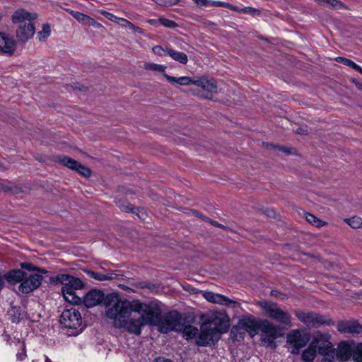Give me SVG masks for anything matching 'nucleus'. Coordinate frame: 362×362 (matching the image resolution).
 <instances>
[{
	"mask_svg": "<svg viewBox=\"0 0 362 362\" xmlns=\"http://www.w3.org/2000/svg\"><path fill=\"white\" fill-rule=\"evenodd\" d=\"M106 315L117 328H124L128 332L139 335L141 327L156 325L160 320L161 310L156 303H142L139 300L130 302L121 299L112 293L105 300Z\"/></svg>",
	"mask_w": 362,
	"mask_h": 362,
	"instance_id": "1",
	"label": "nucleus"
},
{
	"mask_svg": "<svg viewBox=\"0 0 362 362\" xmlns=\"http://www.w3.org/2000/svg\"><path fill=\"white\" fill-rule=\"evenodd\" d=\"M230 327L228 316L220 312L212 313L201 325L200 334L196 344L208 346L220 338V334L226 333Z\"/></svg>",
	"mask_w": 362,
	"mask_h": 362,
	"instance_id": "2",
	"label": "nucleus"
},
{
	"mask_svg": "<svg viewBox=\"0 0 362 362\" xmlns=\"http://www.w3.org/2000/svg\"><path fill=\"white\" fill-rule=\"evenodd\" d=\"M49 283L54 286L62 285V293L64 300L71 304H78L81 298L76 296L75 291L83 287V284L78 278L66 274H59L49 277Z\"/></svg>",
	"mask_w": 362,
	"mask_h": 362,
	"instance_id": "3",
	"label": "nucleus"
},
{
	"mask_svg": "<svg viewBox=\"0 0 362 362\" xmlns=\"http://www.w3.org/2000/svg\"><path fill=\"white\" fill-rule=\"evenodd\" d=\"M5 279L9 284L20 283L18 291L22 293H28L41 285L42 276L40 274H28L18 269L11 270L5 274Z\"/></svg>",
	"mask_w": 362,
	"mask_h": 362,
	"instance_id": "4",
	"label": "nucleus"
},
{
	"mask_svg": "<svg viewBox=\"0 0 362 362\" xmlns=\"http://www.w3.org/2000/svg\"><path fill=\"white\" fill-rule=\"evenodd\" d=\"M37 16L23 9L17 10L12 16V22L18 24L16 36L20 42H25L32 38L35 33L33 21Z\"/></svg>",
	"mask_w": 362,
	"mask_h": 362,
	"instance_id": "5",
	"label": "nucleus"
},
{
	"mask_svg": "<svg viewBox=\"0 0 362 362\" xmlns=\"http://www.w3.org/2000/svg\"><path fill=\"white\" fill-rule=\"evenodd\" d=\"M332 348V343L329 341V335L320 332H315L308 346L301 354V360L303 362H313L316 356L317 351L322 355Z\"/></svg>",
	"mask_w": 362,
	"mask_h": 362,
	"instance_id": "6",
	"label": "nucleus"
},
{
	"mask_svg": "<svg viewBox=\"0 0 362 362\" xmlns=\"http://www.w3.org/2000/svg\"><path fill=\"white\" fill-rule=\"evenodd\" d=\"M257 305H259L264 311V315L275 320L284 327H291V315L289 313L281 309L279 305L272 301H258Z\"/></svg>",
	"mask_w": 362,
	"mask_h": 362,
	"instance_id": "7",
	"label": "nucleus"
},
{
	"mask_svg": "<svg viewBox=\"0 0 362 362\" xmlns=\"http://www.w3.org/2000/svg\"><path fill=\"white\" fill-rule=\"evenodd\" d=\"M60 323L71 331V335H76L83 329L81 315L75 308H66L62 312Z\"/></svg>",
	"mask_w": 362,
	"mask_h": 362,
	"instance_id": "8",
	"label": "nucleus"
},
{
	"mask_svg": "<svg viewBox=\"0 0 362 362\" xmlns=\"http://www.w3.org/2000/svg\"><path fill=\"white\" fill-rule=\"evenodd\" d=\"M294 314L298 320L306 326L317 327L325 325H334V322L331 319L311 311L296 310L294 311Z\"/></svg>",
	"mask_w": 362,
	"mask_h": 362,
	"instance_id": "9",
	"label": "nucleus"
},
{
	"mask_svg": "<svg viewBox=\"0 0 362 362\" xmlns=\"http://www.w3.org/2000/svg\"><path fill=\"white\" fill-rule=\"evenodd\" d=\"M310 339L309 334H303L300 329H293L287 334L286 342L291 346L290 352L298 355L302 348L305 347Z\"/></svg>",
	"mask_w": 362,
	"mask_h": 362,
	"instance_id": "10",
	"label": "nucleus"
},
{
	"mask_svg": "<svg viewBox=\"0 0 362 362\" xmlns=\"http://www.w3.org/2000/svg\"><path fill=\"white\" fill-rule=\"evenodd\" d=\"M184 320L177 312L173 311L168 313L164 318L160 329L163 332L170 330L181 332L183 329Z\"/></svg>",
	"mask_w": 362,
	"mask_h": 362,
	"instance_id": "11",
	"label": "nucleus"
},
{
	"mask_svg": "<svg viewBox=\"0 0 362 362\" xmlns=\"http://www.w3.org/2000/svg\"><path fill=\"white\" fill-rule=\"evenodd\" d=\"M262 341L269 346H275L274 340L281 336L278 326L265 320L262 325Z\"/></svg>",
	"mask_w": 362,
	"mask_h": 362,
	"instance_id": "12",
	"label": "nucleus"
},
{
	"mask_svg": "<svg viewBox=\"0 0 362 362\" xmlns=\"http://www.w3.org/2000/svg\"><path fill=\"white\" fill-rule=\"evenodd\" d=\"M195 86L201 88L207 92L206 95H202L201 97L208 100H212V95L217 93V85L216 81L211 78H209L204 76L195 79Z\"/></svg>",
	"mask_w": 362,
	"mask_h": 362,
	"instance_id": "13",
	"label": "nucleus"
},
{
	"mask_svg": "<svg viewBox=\"0 0 362 362\" xmlns=\"http://www.w3.org/2000/svg\"><path fill=\"white\" fill-rule=\"evenodd\" d=\"M57 161L62 165H64L71 170H76L77 173L84 177L90 176L91 171L88 168L83 165L79 162L72 159L71 158L68 156H59L57 158Z\"/></svg>",
	"mask_w": 362,
	"mask_h": 362,
	"instance_id": "14",
	"label": "nucleus"
},
{
	"mask_svg": "<svg viewBox=\"0 0 362 362\" xmlns=\"http://www.w3.org/2000/svg\"><path fill=\"white\" fill-rule=\"evenodd\" d=\"M16 47L17 42L13 36L4 32H0V54L11 56L15 53Z\"/></svg>",
	"mask_w": 362,
	"mask_h": 362,
	"instance_id": "15",
	"label": "nucleus"
},
{
	"mask_svg": "<svg viewBox=\"0 0 362 362\" xmlns=\"http://www.w3.org/2000/svg\"><path fill=\"white\" fill-rule=\"evenodd\" d=\"M202 296L208 302L212 303L219 304L231 308H236L240 305V303L237 301L229 299L225 296L215 293L211 291H205Z\"/></svg>",
	"mask_w": 362,
	"mask_h": 362,
	"instance_id": "16",
	"label": "nucleus"
},
{
	"mask_svg": "<svg viewBox=\"0 0 362 362\" xmlns=\"http://www.w3.org/2000/svg\"><path fill=\"white\" fill-rule=\"evenodd\" d=\"M111 293H110V295ZM109 294L105 296L104 293L100 290L93 289L88 291L83 298V303L87 308H93L103 301L106 308L105 300Z\"/></svg>",
	"mask_w": 362,
	"mask_h": 362,
	"instance_id": "17",
	"label": "nucleus"
},
{
	"mask_svg": "<svg viewBox=\"0 0 362 362\" xmlns=\"http://www.w3.org/2000/svg\"><path fill=\"white\" fill-rule=\"evenodd\" d=\"M337 331L340 333L357 335L362 334V325L356 320L339 322L337 325Z\"/></svg>",
	"mask_w": 362,
	"mask_h": 362,
	"instance_id": "18",
	"label": "nucleus"
},
{
	"mask_svg": "<svg viewBox=\"0 0 362 362\" xmlns=\"http://www.w3.org/2000/svg\"><path fill=\"white\" fill-rule=\"evenodd\" d=\"M354 350V342L342 341L337 349V358L341 361H346L353 357Z\"/></svg>",
	"mask_w": 362,
	"mask_h": 362,
	"instance_id": "19",
	"label": "nucleus"
},
{
	"mask_svg": "<svg viewBox=\"0 0 362 362\" xmlns=\"http://www.w3.org/2000/svg\"><path fill=\"white\" fill-rule=\"evenodd\" d=\"M238 325L241 329L248 332L251 337L257 334V324L256 321L251 317H245L240 319Z\"/></svg>",
	"mask_w": 362,
	"mask_h": 362,
	"instance_id": "20",
	"label": "nucleus"
},
{
	"mask_svg": "<svg viewBox=\"0 0 362 362\" xmlns=\"http://www.w3.org/2000/svg\"><path fill=\"white\" fill-rule=\"evenodd\" d=\"M70 13L76 20L84 25L93 26L96 28L101 26V25L95 21L93 18L84 13L75 11H71Z\"/></svg>",
	"mask_w": 362,
	"mask_h": 362,
	"instance_id": "21",
	"label": "nucleus"
},
{
	"mask_svg": "<svg viewBox=\"0 0 362 362\" xmlns=\"http://www.w3.org/2000/svg\"><path fill=\"white\" fill-rule=\"evenodd\" d=\"M165 52L173 59L180 64H186L188 62V57L184 52L176 51L170 47H165Z\"/></svg>",
	"mask_w": 362,
	"mask_h": 362,
	"instance_id": "22",
	"label": "nucleus"
},
{
	"mask_svg": "<svg viewBox=\"0 0 362 362\" xmlns=\"http://www.w3.org/2000/svg\"><path fill=\"white\" fill-rule=\"evenodd\" d=\"M164 77L167 79L170 83H177L180 86H189L194 85L196 78H191L189 76H181L179 78H176L174 76H169L167 74H164Z\"/></svg>",
	"mask_w": 362,
	"mask_h": 362,
	"instance_id": "23",
	"label": "nucleus"
},
{
	"mask_svg": "<svg viewBox=\"0 0 362 362\" xmlns=\"http://www.w3.org/2000/svg\"><path fill=\"white\" fill-rule=\"evenodd\" d=\"M87 274L89 277L99 281L113 280L117 276V275L114 273H102L93 271H88Z\"/></svg>",
	"mask_w": 362,
	"mask_h": 362,
	"instance_id": "24",
	"label": "nucleus"
},
{
	"mask_svg": "<svg viewBox=\"0 0 362 362\" xmlns=\"http://www.w3.org/2000/svg\"><path fill=\"white\" fill-rule=\"evenodd\" d=\"M181 332L183 334V337L187 339H194L195 337H199L200 334V329L199 330L197 327L192 325H183V329H182ZM198 338H197V339Z\"/></svg>",
	"mask_w": 362,
	"mask_h": 362,
	"instance_id": "25",
	"label": "nucleus"
},
{
	"mask_svg": "<svg viewBox=\"0 0 362 362\" xmlns=\"http://www.w3.org/2000/svg\"><path fill=\"white\" fill-rule=\"evenodd\" d=\"M21 269L29 272H35L34 274H40L42 276V274L47 273V271L46 269L36 267L30 262H23L21 264Z\"/></svg>",
	"mask_w": 362,
	"mask_h": 362,
	"instance_id": "26",
	"label": "nucleus"
},
{
	"mask_svg": "<svg viewBox=\"0 0 362 362\" xmlns=\"http://www.w3.org/2000/svg\"><path fill=\"white\" fill-rule=\"evenodd\" d=\"M304 216L309 223L312 224L313 226L317 228H321L327 224L325 221L319 219L315 216L310 213H304Z\"/></svg>",
	"mask_w": 362,
	"mask_h": 362,
	"instance_id": "27",
	"label": "nucleus"
},
{
	"mask_svg": "<svg viewBox=\"0 0 362 362\" xmlns=\"http://www.w3.org/2000/svg\"><path fill=\"white\" fill-rule=\"evenodd\" d=\"M118 23H119L121 25V26H122V27L127 28L129 30H133L134 33H139L140 34L144 33L143 29L134 25L130 21H129L124 18H119Z\"/></svg>",
	"mask_w": 362,
	"mask_h": 362,
	"instance_id": "28",
	"label": "nucleus"
},
{
	"mask_svg": "<svg viewBox=\"0 0 362 362\" xmlns=\"http://www.w3.org/2000/svg\"><path fill=\"white\" fill-rule=\"evenodd\" d=\"M51 34V28L49 24H44L42 30L37 33V37L40 41L46 40Z\"/></svg>",
	"mask_w": 362,
	"mask_h": 362,
	"instance_id": "29",
	"label": "nucleus"
},
{
	"mask_svg": "<svg viewBox=\"0 0 362 362\" xmlns=\"http://www.w3.org/2000/svg\"><path fill=\"white\" fill-rule=\"evenodd\" d=\"M144 67L146 70L161 72L163 74H165V71L166 69V66L165 65H161V64H154V63H146L144 65Z\"/></svg>",
	"mask_w": 362,
	"mask_h": 362,
	"instance_id": "30",
	"label": "nucleus"
},
{
	"mask_svg": "<svg viewBox=\"0 0 362 362\" xmlns=\"http://www.w3.org/2000/svg\"><path fill=\"white\" fill-rule=\"evenodd\" d=\"M353 359L356 362H362V343L355 344L354 343Z\"/></svg>",
	"mask_w": 362,
	"mask_h": 362,
	"instance_id": "31",
	"label": "nucleus"
},
{
	"mask_svg": "<svg viewBox=\"0 0 362 362\" xmlns=\"http://www.w3.org/2000/svg\"><path fill=\"white\" fill-rule=\"evenodd\" d=\"M345 221L353 228H359L362 226V219L359 216L346 218Z\"/></svg>",
	"mask_w": 362,
	"mask_h": 362,
	"instance_id": "32",
	"label": "nucleus"
},
{
	"mask_svg": "<svg viewBox=\"0 0 362 362\" xmlns=\"http://www.w3.org/2000/svg\"><path fill=\"white\" fill-rule=\"evenodd\" d=\"M335 61L339 63H341L347 66L351 67L354 70H356V68H358V64H356L353 61L344 57H338L335 58Z\"/></svg>",
	"mask_w": 362,
	"mask_h": 362,
	"instance_id": "33",
	"label": "nucleus"
},
{
	"mask_svg": "<svg viewBox=\"0 0 362 362\" xmlns=\"http://www.w3.org/2000/svg\"><path fill=\"white\" fill-rule=\"evenodd\" d=\"M240 13L249 14L252 16H260L261 14L260 10L250 6L242 8L240 10Z\"/></svg>",
	"mask_w": 362,
	"mask_h": 362,
	"instance_id": "34",
	"label": "nucleus"
},
{
	"mask_svg": "<svg viewBox=\"0 0 362 362\" xmlns=\"http://www.w3.org/2000/svg\"><path fill=\"white\" fill-rule=\"evenodd\" d=\"M158 21L160 22V24L165 28H175L177 27V24L175 21L165 18L164 17H159Z\"/></svg>",
	"mask_w": 362,
	"mask_h": 362,
	"instance_id": "35",
	"label": "nucleus"
},
{
	"mask_svg": "<svg viewBox=\"0 0 362 362\" xmlns=\"http://www.w3.org/2000/svg\"><path fill=\"white\" fill-rule=\"evenodd\" d=\"M325 6L334 8H341L344 7V4L338 0H327Z\"/></svg>",
	"mask_w": 362,
	"mask_h": 362,
	"instance_id": "36",
	"label": "nucleus"
},
{
	"mask_svg": "<svg viewBox=\"0 0 362 362\" xmlns=\"http://www.w3.org/2000/svg\"><path fill=\"white\" fill-rule=\"evenodd\" d=\"M157 4L160 6H168L170 5L176 4L178 2V0H153Z\"/></svg>",
	"mask_w": 362,
	"mask_h": 362,
	"instance_id": "37",
	"label": "nucleus"
},
{
	"mask_svg": "<svg viewBox=\"0 0 362 362\" xmlns=\"http://www.w3.org/2000/svg\"><path fill=\"white\" fill-rule=\"evenodd\" d=\"M194 214H196V216H199L203 220L209 222L211 225H213L216 227L221 228H226V226H224L223 225H222L215 221L211 220V219H209L205 216H201V215L199 216L197 212H194Z\"/></svg>",
	"mask_w": 362,
	"mask_h": 362,
	"instance_id": "38",
	"label": "nucleus"
},
{
	"mask_svg": "<svg viewBox=\"0 0 362 362\" xmlns=\"http://www.w3.org/2000/svg\"><path fill=\"white\" fill-rule=\"evenodd\" d=\"M323 356V358L321 361V362H333L334 360V355L332 352H330L329 350L325 351L324 354H322Z\"/></svg>",
	"mask_w": 362,
	"mask_h": 362,
	"instance_id": "39",
	"label": "nucleus"
},
{
	"mask_svg": "<svg viewBox=\"0 0 362 362\" xmlns=\"http://www.w3.org/2000/svg\"><path fill=\"white\" fill-rule=\"evenodd\" d=\"M153 52L159 56H162L163 52H165V49H163V47L160 45H156L152 48Z\"/></svg>",
	"mask_w": 362,
	"mask_h": 362,
	"instance_id": "40",
	"label": "nucleus"
},
{
	"mask_svg": "<svg viewBox=\"0 0 362 362\" xmlns=\"http://www.w3.org/2000/svg\"><path fill=\"white\" fill-rule=\"evenodd\" d=\"M296 134H300V135H307L308 134V129L306 126H302V127H298L296 130Z\"/></svg>",
	"mask_w": 362,
	"mask_h": 362,
	"instance_id": "41",
	"label": "nucleus"
},
{
	"mask_svg": "<svg viewBox=\"0 0 362 362\" xmlns=\"http://www.w3.org/2000/svg\"><path fill=\"white\" fill-rule=\"evenodd\" d=\"M228 4L226 2L219 1H211L210 5L213 6H222L227 8Z\"/></svg>",
	"mask_w": 362,
	"mask_h": 362,
	"instance_id": "42",
	"label": "nucleus"
},
{
	"mask_svg": "<svg viewBox=\"0 0 362 362\" xmlns=\"http://www.w3.org/2000/svg\"><path fill=\"white\" fill-rule=\"evenodd\" d=\"M139 286L141 288H148V289H153L155 288L154 285L147 283V282H141L139 284Z\"/></svg>",
	"mask_w": 362,
	"mask_h": 362,
	"instance_id": "43",
	"label": "nucleus"
},
{
	"mask_svg": "<svg viewBox=\"0 0 362 362\" xmlns=\"http://www.w3.org/2000/svg\"><path fill=\"white\" fill-rule=\"evenodd\" d=\"M193 1L197 4L202 6H206L207 5H210V1H211L209 0H193Z\"/></svg>",
	"mask_w": 362,
	"mask_h": 362,
	"instance_id": "44",
	"label": "nucleus"
},
{
	"mask_svg": "<svg viewBox=\"0 0 362 362\" xmlns=\"http://www.w3.org/2000/svg\"><path fill=\"white\" fill-rule=\"evenodd\" d=\"M146 22L151 25H153L154 26H158L160 25V22L158 20H156V19H148L146 21Z\"/></svg>",
	"mask_w": 362,
	"mask_h": 362,
	"instance_id": "45",
	"label": "nucleus"
},
{
	"mask_svg": "<svg viewBox=\"0 0 362 362\" xmlns=\"http://www.w3.org/2000/svg\"><path fill=\"white\" fill-rule=\"evenodd\" d=\"M11 190V187L8 185H6L1 182H0V191H3V192H8Z\"/></svg>",
	"mask_w": 362,
	"mask_h": 362,
	"instance_id": "46",
	"label": "nucleus"
},
{
	"mask_svg": "<svg viewBox=\"0 0 362 362\" xmlns=\"http://www.w3.org/2000/svg\"><path fill=\"white\" fill-rule=\"evenodd\" d=\"M5 280H6L5 274L4 276L0 274V291L2 290V288L4 286V281Z\"/></svg>",
	"mask_w": 362,
	"mask_h": 362,
	"instance_id": "47",
	"label": "nucleus"
},
{
	"mask_svg": "<svg viewBox=\"0 0 362 362\" xmlns=\"http://www.w3.org/2000/svg\"><path fill=\"white\" fill-rule=\"evenodd\" d=\"M119 208L121 209V210L124 211H133V210L129 206H124V205H121L119 206Z\"/></svg>",
	"mask_w": 362,
	"mask_h": 362,
	"instance_id": "48",
	"label": "nucleus"
},
{
	"mask_svg": "<svg viewBox=\"0 0 362 362\" xmlns=\"http://www.w3.org/2000/svg\"><path fill=\"white\" fill-rule=\"evenodd\" d=\"M227 8L230 9L232 11H238V12H240V10L241 9V8L234 6L230 4H228Z\"/></svg>",
	"mask_w": 362,
	"mask_h": 362,
	"instance_id": "49",
	"label": "nucleus"
},
{
	"mask_svg": "<svg viewBox=\"0 0 362 362\" xmlns=\"http://www.w3.org/2000/svg\"><path fill=\"white\" fill-rule=\"evenodd\" d=\"M153 362H172V361L170 360H169V359H165V358H158Z\"/></svg>",
	"mask_w": 362,
	"mask_h": 362,
	"instance_id": "50",
	"label": "nucleus"
},
{
	"mask_svg": "<svg viewBox=\"0 0 362 362\" xmlns=\"http://www.w3.org/2000/svg\"><path fill=\"white\" fill-rule=\"evenodd\" d=\"M315 2L318 3L319 4H321L322 6L326 5L327 0H314Z\"/></svg>",
	"mask_w": 362,
	"mask_h": 362,
	"instance_id": "51",
	"label": "nucleus"
},
{
	"mask_svg": "<svg viewBox=\"0 0 362 362\" xmlns=\"http://www.w3.org/2000/svg\"><path fill=\"white\" fill-rule=\"evenodd\" d=\"M355 71H356L362 74V68L359 65H358V68H356Z\"/></svg>",
	"mask_w": 362,
	"mask_h": 362,
	"instance_id": "52",
	"label": "nucleus"
},
{
	"mask_svg": "<svg viewBox=\"0 0 362 362\" xmlns=\"http://www.w3.org/2000/svg\"><path fill=\"white\" fill-rule=\"evenodd\" d=\"M280 149L283 150L285 153H288H288H290V151H288V150H286V149H285V148H281Z\"/></svg>",
	"mask_w": 362,
	"mask_h": 362,
	"instance_id": "53",
	"label": "nucleus"
},
{
	"mask_svg": "<svg viewBox=\"0 0 362 362\" xmlns=\"http://www.w3.org/2000/svg\"><path fill=\"white\" fill-rule=\"evenodd\" d=\"M0 169H1L2 170H5L6 168H2V165L0 164Z\"/></svg>",
	"mask_w": 362,
	"mask_h": 362,
	"instance_id": "54",
	"label": "nucleus"
},
{
	"mask_svg": "<svg viewBox=\"0 0 362 362\" xmlns=\"http://www.w3.org/2000/svg\"><path fill=\"white\" fill-rule=\"evenodd\" d=\"M45 362H51V361H50L47 357H46V361H45Z\"/></svg>",
	"mask_w": 362,
	"mask_h": 362,
	"instance_id": "55",
	"label": "nucleus"
},
{
	"mask_svg": "<svg viewBox=\"0 0 362 362\" xmlns=\"http://www.w3.org/2000/svg\"><path fill=\"white\" fill-rule=\"evenodd\" d=\"M272 214H273V211H269L268 216H272Z\"/></svg>",
	"mask_w": 362,
	"mask_h": 362,
	"instance_id": "56",
	"label": "nucleus"
},
{
	"mask_svg": "<svg viewBox=\"0 0 362 362\" xmlns=\"http://www.w3.org/2000/svg\"><path fill=\"white\" fill-rule=\"evenodd\" d=\"M11 320H12V322H15L18 321V320H16L15 318H12V319H11Z\"/></svg>",
	"mask_w": 362,
	"mask_h": 362,
	"instance_id": "57",
	"label": "nucleus"
}]
</instances>
